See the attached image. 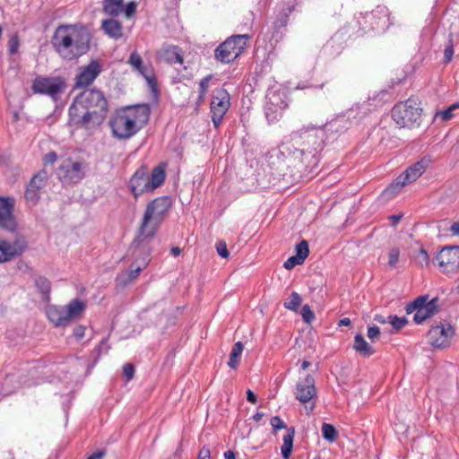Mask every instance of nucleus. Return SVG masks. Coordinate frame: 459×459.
<instances>
[{"mask_svg":"<svg viewBox=\"0 0 459 459\" xmlns=\"http://www.w3.org/2000/svg\"><path fill=\"white\" fill-rule=\"evenodd\" d=\"M301 301L302 299L300 295L296 291H292L290 296V300L285 301L283 306L285 308L296 312L300 307Z\"/></svg>","mask_w":459,"mask_h":459,"instance_id":"39","label":"nucleus"},{"mask_svg":"<svg viewBox=\"0 0 459 459\" xmlns=\"http://www.w3.org/2000/svg\"><path fill=\"white\" fill-rule=\"evenodd\" d=\"M443 273H455L459 271V246H446L434 257Z\"/></svg>","mask_w":459,"mask_h":459,"instance_id":"15","label":"nucleus"},{"mask_svg":"<svg viewBox=\"0 0 459 459\" xmlns=\"http://www.w3.org/2000/svg\"><path fill=\"white\" fill-rule=\"evenodd\" d=\"M198 459H211V451L208 446H203L198 453Z\"/></svg>","mask_w":459,"mask_h":459,"instance_id":"59","label":"nucleus"},{"mask_svg":"<svg viewBox=\"0 0 459 459\" xmlns=\"http://www.w3.org/2000/svg\"><path fill=\"white\" fill-rule=\"evenodd\" d=\"M368 337L371 340V342H375L380 336V329L377 325L369 326L368 328L367 333Z\"/></svg>","mask_w":459,"mask_h":459,"instance_id":"53","label":"nucleus"},{"mask_svg":"<svg viewBox=\"0 0 459 459\" xmlns=\"http://www.w3.org/2000/svg\"><path fill=\"white\" fill-rule=\"evenodd\" d=\"M316 393L315 378L308 374L297 383L295 398L302 404L310 403L309 411H312L316 407Z\"/></svg>","mask_w":459,"mask_h":459,"instance_id":"19","label":"nucleus"},{"mask_svg":"<svg viewBox=\"0 0 459 459\" xmlns=\"http://www.w3.org/2000/svg\"><path fill=\"white\" fill-rule=\"evenodd\" d=\"M101 30L110 39L117 40L123 37V25L121 22L111 17L101 22Z\"/></svg>","mask_w":459,"mask_h":459,"instance_id":"29","label":"nucleus"},{"mask_svg":"<svg viewBox=\"0 0 459 459\" xmlns=\"http://www.w3.org/2000/svg\"><path fill=\"white\" fill-rule=\"evenodd\" d=\"M148 241H136V238H134L130 245V251L132 255H139L143 254L141 262L136 264L132 263L128 268V271L121 273L117 275L115 279V285L117 289L122 290L132 284L140 275L141 272L147 267L151 261V247Z\"/></svg>","mask_w":459,"mask_h":459,"instance_id":"8","label":"nucleus"},{"mask_svg":"<svg viewBox=\"0 0 459 459\" xmlns=\"http://www.w3.org/2000/svg\"><path fill=\"white\" fill-rule=\"evenodd\" d=\"M337 48L336 55L341 52V45L333 39H331L325 46V50L332 53L333 48Z\"/></svg>","mask_w":459,"mask_h":459,"instance_id":"56","label":"nucleus"},{"mask_svg":"<svg viewBox=\"0 0 459 459\" xmlns=\"http://www.w3.org/2000/svg\"><path fill=\"white\" fill-rule=\"evenodd\" d=\"M85 326L79 325L74 329L73 335L75 339L81 340L85 335Z\"/></svg>","mask_w":459,"mask_h":459,"instance_id":"58","label":"nucleus"},{"mask_svg":"<svg viewBox=\"0 0 459 459\" xmlns=\"http://www.w3.org/2000/svg\"><path fill=\"white\" fill-rule=\"evenodd\" d=\"M365 22L368 23L370 30L374 31H384L390 25L389 12L385 6H377L364 17Z\"/></svg>","mask_w":459,"mask_h":459,"instance_id":"23","label":"nucleus"},{"mask_svg":"<svg viewBox=\"0 0 459 459\" xmlns=\"http://www.w3.org/2000/svg\"><path fill=\"white\" fill-rule=\"evenodd\" d=\"M417 260L421 265H429L430 258L426 249L420 248L419 250Z\"/></svg>","mask_w":459,"mask_h":459,"instance_id":"50","label":"nucleus"},{"mask_svg":"<svg viewBox=\"0 0 459 459\" xmlns=\"http://www.w3.org/2000/svg\"><path fill=\"white\" fill-rule=\"evenodd\" d=\"M304 261L297 255L289 257L283 264V267L287 270L294 268L296 265L302 264Z\"/></svg>","mask_w":459,"mask_h":459,"instance_id":"47","label":"nucleus"},{"mask_svg":"<svg viewBox=\"0 0 459 459\" xmlns=\"http://www.w3.org/2000/svg\"><path fill=\"white\" fill-rule=\"evenodd\" d=\"M91 34L83 27L58 25L51 39L55 51L64 59L74 60L91 49Z\"/></svg>","mask_w":459,"mask_h":459,"instance_id":"3","label":"nucleus"},{"mask_svg":"<svg viewBox=\"0 0 459 459\" xmlns=\"http://www.w3.org/2000/svg\"><path fill=\"white\" fill-rule=\"evenodd\" d=\"M11 233L13 236L12 240L0 239V263L20 256L27 248V241L23 235L17 230Z\"/></svg>","mask_w":459,"mask_h":459,"instance_id":"14","label":"nucleus"},{"mask_svg":"<svg viewBox=\"0 0 459 459\" xmlns=\"http://www.w3.org/2000/svg\"><path fill=\"white\" fill-rule=\"evenodd\" d=\"M288 107L287 102L282 100L278 94L273 93L269 97L264 105V116L269 124L279 121L283 115L284 109Z\"/></svg>","mask_w":459,"mask_h":459,"instance_id":"24","label":"nucleus"},{"mask_svg":"<svg viewBox=\"0 0 459 459\" xmlns=\"http://www.w3.org/2000/svg\"><path fill=\"white\" fill-rule=\"evenodd\" d=\"M14 199L0 195V229L8 232H15L18 223L14 216Z\"/></svg>","mask_w":459,"mask_h":459,"instance_id":"20","label":"nucleus"},{"mask_svg":"<svg viewBox=\"0 0 459 459\" xmlns=\"http://www.w3.org/2000/svg\"><path fill=\"white\" fill-rule=\"evenodd\" d=\"M101 71L100 62L99 60H91L88 65L80 68V72L75 77L74 88L82 89L89 87L100 74Z\"/></svg>","mask_w":459,"mask_h":459,"instance_id":"21","label":"nucleus"},{"mask_svg":"<svg viewBox=\"0 0 459 459\" xmlns=\"http://www.w3.org/2000/svg\"><path fill=\"white\" fill-rule=\"evenodd\" d=\"M67 88L65 78L61 76H37L31 84V91L34 94L49 96L54 101L59 100L60 96Z\"/></svg>","mask_w":459,"mask_h":459,"instance_id":"11","label":"nucleus"},{"mask_svg":"<svg viewBox=\"0 0 459 459\" xmlns=\"http://www.w3.org/2000/svg\"><path fill=\"white\" fill-rule=\"evenodd\" d=\"M392 117L401 127H419L422 121V108L416 99L409 98L394 106Z\"/></svg>","mask_w":459,"mask_h":459,"instance_id":"9","label":"nucleus"},{"mask_svg":"<svg viewBox=\"0 0 459 459\" xmlns=\"http://www.w3.org/2000/svg\"><path fill=\"white\" fill-rule=\"evenodd\" d=\"M389 319V324H391L393 329L396 332L403 329L408 324V320L405 316L399 317L396 315H390Z\"/></svg>","mask_w":459,"mask_h":459,"instance_id":"40","label":"nucleus"},{"mask_svg":"<svg viewBox=\"0 0 459 459\" xmlns=\"http://www.w3.org/2000/svg\"><path fill=\"white\" fill-rule=\"evenodd\" d=\"M353 348L357 352L364 357H369L375 353V349L369 345L360 333L355 335Z\"/></svg>","mask_w":459,"mask_h":459,"instance_id":"31","label":"nucleus"},{"mask_svg":"<svg viewBox=\"0 0 459 459\" xmlns=\"http://www.w3.org/2000/svg\"><path fill=\"white\" fill-rule=\"evenodd\" d=\"M34 284L38 291L41 294L44 300L49 299L51 291V281L45 276H36L34 278Z\"/></svg>","mask_w":459,"mask_h":459,"instance_id":"33","label":"nucleus"},{"mask_svg":"<svg viewBox=\"0 0 459 459\" xmlns=\"http://www.w3.org/2000/svg\"><path fill=\"white\" fill-rule=\"evenodd\" d=\"M46 314L48 319L56 327L59 326H66L70 324L68 317L66 316V312L65 307H57V306H49L47 307Z\"/></svg>","mask_w":459,"mask_h":459,"instance_id":"28","label":"nucleus"},{"mask_svg":"<svg viewBox=\"0 0 459 459\" xmlns=\"http://www.w3.org/2000/svg\"><path fill=\"white\" fill-rule=\"evenodd\" d=\"M405 79H406V75L403 74H402L401 77L397 76L396 78H392L390 81L391 87L393 88L395 85L402 83Z\"/></svg>","mask_w":459,"mask_h":459,"instance_id":"62","label":"nucleus"},{"mask_svg":"<svg viewBox=\"0 0 459 459\" xmlns=\"http://www.w3.org/2000/svg\"><path fill=\"white\" fill-rule=\"evenodd\" d=\"M159 57L169 65H182L184 62L182 50L178 46H168L162 48L159 52Z\"/></svg>","mask_w":459,"mask_h":459,"instance_id":"27","label":"nucleus"},{"mask_svg":"<svg viewBox=\"0 0 459 459\" xmlns=\"http://www.w3.org/2000/svg\"><path fill=\"white\" fill-rule=\"evenodd\" d=\"M137 4L134 1H131L126 5L123 4V12L127 18L132 17L136 12Z\"/></svg>","mask_w":459,"mask_h":459,"instance_id":"51","label":"nucleus"},{"mask_svg":"<svg viewBox=\"0 0 459 459\" xmlns=\"http://www.w3.org/2000/svg\"><path fill=\"white\" fill-rule=\"evenodd\" d=\"M455 335L454 327L446 321H440L431 325L427 337L429 342L435 348H446L450 345L451 339Z\"/></svg>","mask_w":459,"mask_h":459,"instance_id":"17","label":"nucleus"},{"mask_svg":"<svg viewBox=\"0 0 459 459\" xmlns=\"http://www.w3.org/2000/svg\"><path fill=\"white\" fill-rule=\"evenodd\" d=\"M244 350V345L241 342H237L230 353L228 365L230 368L236 369L239 364L241 354Z\"/></svg>","mask_w":459,"mask_h":459,"instance_id":"34","label":"nucleus"},{"mask_svg":"<svg viewBox=\"0 0 459 459\" xmlns=\"http://www.w3.org/2000/svg\"><path fill=\"white\" fill-rule=\"evenodd\" d=\"M128 64H130L141 74H144V72L148 70L147 67L143 65L142 56L136 51L131 53Z\"/></svg>","mask_w":459,"mask_h":459,"instance_id":"38","label":"nucleus"},{"mask_svg":"<svg viewBox=\"0 0 459 459\" xmlns=\"http://www.w3.org/2000/svg\"><path fill=\"white\" fill-rule=\"evenodd\" d=\"M7 47L8 53L10 55H15L18 52V49L20 48V39L16 33L12 35V37L8 40Z\"/></svg>","mask_w":459,"mask_h":459,"instance_id":"45","label":"nucleus"},{"mask_svg":"<svg viewBox=\"0 0 459 459\" xmlns=\"http://www.w3.org/2000/svg\"><path fill=\"white\" fill-rule=\"evenodd\" d=\"M172 204V199L169 195L156 197L147 204L137 235L135 236L137 242H150L153 239L160 225L168 216Z\"/></svg>","mask_w":459,"mask_h":459,"instance_id":"5","label":"nucleus"},{"mask_svg":"<svg viewBox=\"0 0 459 459\" xmlns=\"http://www.w3.org/2000/svg\"><path fill=\"white\" fill-rule=\"evenodd\" d=\"M454 54L455 49L453 39L450 38L445 45L443 64L448 65L452 61Z\"/></svg>","mask_w":459,"mask_h":459,"instance_id":"42","label":"nucleus"},{"mask_svg":"<svg viewBox=\"0 0 459 459\" xmlns=\"http://www.w3.org/2000/svg\"><path fill=\"white\" fill-rule=\"evenodd\" d=\"M327 136L324 129L315 126L303 127L290 134V145L295 156L291 159L296 169H301L307 179L318 168L321 160V152L325 148Z\"/></svg>","mask_w":459,"mask_h":459,"instance_id":"2","label":"nucleus"},{"mask_svg":"<svg viewBox=\"0 0 459 459\" xmlns=\"http://www.w3.org/2000/svg\"><path fill=\"white\" fill-rule=\"evenodd\" d=\"M250 37L247 34H238L229 37L214 50V58L222 64H229L238 57L247 45Z\"/></svg>","mask_w":459,"mask_h":459,"instance_id":"10","label":"nucleus"},{"mask_svg":"<svg viewBox=\"0 0 459 459\" xmlns=\"http://www.w3.org/2000/svg\"><path fill=\"white\" fill-rule=\"evenodd\" d=\"M374 321L381 324V325H385L386 323H389V316L387 317L382 316V315H379V314H377L374 316Z\"/></svg>","mask_w":459,"mask_h":459,"instance_id":"61","label":"nucleus"},{"mask_svg":"<svg viewBox=\"0 0 459 459\" xmlns=\"http://www.w3.org/2000/svg\"><path fill=\"white\" fill-rule=\"evenodd\" d=\"M142 75L146 79V81H147L148 84L150 85V87L152 88V90L154 92H157L158 91L157 82H156L154 75L151 74L148 70L146 72H144V74H142Z\"/></svg>","mask_w":459,"mask_h":459,"instance_id":"54","label":"nucleus"},{"mask_svg":"<svg viewBox=\"0 0 459 459\" xmlns=\"http://www.w3.org/2000/svg\"><path fill=\"white\" fill-rule=\"evenodd\" d=\"M400 249L397 247H393L388 253V265L391 268H395L400 258Z\"/></svg>","mask_w":459,"mask_h":459,"instance_id":"44","label":"nucleus"},{"mask_svg":"<svg viewBox=\"0 0 459 459\" xmlns=\"http://www.w3.org/2000/svg\"><path fill=\"white\" fill-rule=\"evenodd\" d=\"M436 117H439L443 121H448L454 117L453 110L448 107L445 110L438 111Z\"/></svg>","mask_w":459,"mask_h":459,"instance_id":"55","label":"nucleus"},{"mask_svg":"<svg viewBox=\"0 0 459 459\" xmlns=\"http://www.w3.org/2000/svg\"><path fill=\"white\" fill-rule=\"evenodd\" d=\"M57 154L56 152H49L44 155L43 161L44 164H54L56 161Z\"/></svg>","mask_w":459,"mask_h":459,"instance_id":"57","label":"nucleus"},{"mask_svg":"<svg viewBox=\"0 0 459 459\" xmlns=\"http://www.w3.org/2000/svg\"><path fill=\"white\" fill-rule=\"evenodd\" d=\"M56 175L63 185L77 184L85 177L82 163L73 161L71 159H66L61 163Z\"/></svg>","mask_w":459,"mask_h":459,"instance_id":"16","label":"nucleus"},{"mask_svg":"<svg viewBox=\"0 0 459 459\" xmlns=\"http://www.w3.org/2000/svg\"><path fill=\"white\" fill-rule=\"evenodd\" d=\"M109 111L105 93L96 87L80 92L68 109V125L76 129H93L103 124Z\"/></svg>","mask_w":459,"mask_h":459,"instance_id":"1","label":"nucleus"},{"mask_svg":"<svg viewBox=\"0 0 459 459\" xmlns=\"http://www.w3.org/2000/svg\"><path fill=\"white\" fill-rule=\"evenodd\" d=\"M212 78V74L206 75L204 78L201 79L199 82V92H202V94H206L209 88V83Z\"/></svg>","mask_w":459,"mask_h":459,"instance_id":"52","label":"nucleus"},{"mask_svg":"<svg viewBox=\"0 0 459 459\" xmlns=\"http://www.w3.org/2000/svg\"><path fill=\"white\" fill-rule=\"evenodd\" d=\"M48 180V176L45 169L39 170L30 178L24 193L25 200L29 205L35 206L38 204L41 198V190L46 186Z\"/></svg>","mask_w":459,"mask_h":459,"instance_id":"18","label":"nucleus"},{"mask_svg":"<svg viewBox=\"0 0 459 459\" xmlns=\"http://www.w3.org/2000/svg\"><path fill=\"white\" fill-rule=\"evenodd\" d=\"M428 295H421L417 297L414 300L409 302L405 307V311L407 314H411L412 312H417L419 309L422 308L429 302Z\"/></svg>","mask_w":459,"mask_h":459,"instance_id":"35","label":"nucleus"},{"mask_svg":"<svg viewBox=\"0 0 459 459\" xmlns=\"http://www.w3.org/2000/svg\"><path fill=\"white\" fill-rule=\"evenodd\" d=\"M106 455V450L102 449L91 454L87 459H101Z\"/></svg>","mask_w":459,"mask_h":459,"instance_id":"64","label":"nucleus"},{"mask_svg":"<svg viewBox=\"0 0 459 459\" xmlns=\"http://www.w3.org/2000/svg\"><path fill=\"white\" fill-rule=\"evenodd\" d=\"M321 431L324 439H325L328 442L333 443L338 437V431L336 430L335 427L333 424L325 422L323 423Z\"/></svg>","mask_w":459,"mask_h":459,"instance_id":"37","label":"nucleus"},{"mask_svg":"<svg viewBox=\"0 0 459 459\" xmlns=\"http://www.w3.org/2000/svg\"><path fill=\"white\" fill-rule=\"evenodd\" d=\"M151 112L148 103L129 105L117 109L108 122L112 135L118 140L133 137L148 123Z\"/></svg>","mask_w":459,"mask_h":459,"instance_id":"4","label":"nucleus"},{"mask_svg":"<svg viewBox=\"0 0 459 459\" xmlns=\"http://www.w3.org/2000/svg\"><path fill=\"white\" fill-rule=\"evenodd\" d=\"M124 0H103V12L110 17H117L123 13Z\"/></svg>","mask_w":459,"mask_h":459,"instance_id":"32","label":"nucleus"},{"mask_svg":"<svg viewBox=\"0 0 459 459\" xmlns=\"http://www.w3.org/2000/svg\"><path fill=\"white\" fill-rule=\"evenodd\" d=\"M351 122L345 116H339L326 123L321 129H324L327 141L334 140L338 135L345 133L351 127Z\"/></svg>","mask_w":459,"mask_h":459,"instance_id":"25","label":"nucleus"},{"mask_svg":"<svg viewBox=\"0 0 459 459\" xmlns=\"http://www.w3.org/2000/svg\"><path fill=\"white\" fill-rule=\"evenodd\" d=\"M271 425L273 429V432L276 433L277 430L286 429L287 432L283 436V444L281 447V455L283 459H289L293 448V440L295 436V429L294 428H287L285 422L279 417L273 416L271 419Z\"/></svg>","mask_w":459,"mask_h":459,"instance_id":"22","label":"nucleus"},{"mask_svg":"<svg viewBox=\"0 0 459 459\" xmlns=\"http://www.w3.org/2000/svg\"><path fill=\"white\" fill-rule=\"evenodd\" d=\"M247 400L251 403H255L257 402V397L256 395L255 394V393L248 389L247 391Z\"/></svg>","mask_w":459,"mask_h":459,"instance_id":"63","label":"nucleus"},{"mask_svg":"<svg viewBox=\"0 0 459 459\" xmlns=\"http://www.w3.org/2000/svg\"><path fill=\"white\" fill-rule=\"evenodd\" d=\"M134 372H135V368L132 363H126L123 366V375L126 377V382H128L134 378Z\"/></svg>","mask_w":459,"mask_h":459,"instance_id":"48","label":"nucleus"},{"mask_svg":"<svg viewBox=\"0 0 459 459\" xmlns=\"http://www.w3.org/2000/svg\"><path fill=\"white\" fill-rule=\"evenodd\" d=\"M431 159L428 156L422 157L420 160L408 167L405 171L400 174L390 185L388 190L399 192L403 186L416 181L429 168Z\"/></svg>","mask_w":459,"mask_h":459,"instance_id":"12","label":"nucleus"},{"mask_svg":"<svg viewBox=\"0 0 459 459\" xmlns=\"http://www.w3.org/2000/svg\"><path fill=\"white\" fill-rule=\"evenodd\" d=\"M86 308V303L79 299L71 300L65 307L70 323L79 318Z\"/></svg>","mask_w":459,"mask_h":459,"instance_id":"30","label":"nucleus"},{"mask_svg":"<svg viewBox=\"0 0 459 459\" xmlns=\"http://www.w3.org/2000/svg\"><path fill=\"white\" fill-rule=\"evenodd\" d=\"M294 156L289 143L271 149L265 154L268 173L276 179L289 178L292 180H308L305 173L301 169H296L297 167L291 161Z\"/></svg>","mask_w":459,"mask_h":459,"instance_id":"6","label":"nucleus"},{"mask_svg":"<svg viewBox=\"0 0 459 459\" xmlns=\"http://www.w3.org/2000/svg\"><path fill=\"white\" fill-rule=\"evenodd\" d=\"M216 250H217L218 255L220 256H221L222 258H228L230 255V252L228 251V248H227V244L223 240L217 242Z\"/></svg>","mask_w":459,"mask_h":459,"instance_id":"49","label":"nucleus"},{"mask_svg":"<svg viewBox=\"0 0 459 459\" xmlns=\"http://www.w3.org/2000/svg\"><path fill=\"white\" fill-rule=\"evenodd\" d=\"M166 179V171L163 166L159 165L152 169L149 175L147 166H141L128 182V187L135 199L144 193H152L160 187Z\"/></svg>","mask_w":459,"mask_h":459,"instance_id":"7","label":"nucleus"},{"mask_svg":"<svg viewBox=\"0 0 459 459\" xmlns=\"http://www.w3.org/2000/svg\"><path fill=\"white\" fill-rule=\"evenodd\" d=\"M230 107V95L224 88H217L212 95L210 112L213 126L220 127L224 116Z\"/></svg>","mask_w":459,"mask_h":459,"instance_id":"13","label":"nucleus"},{"mask_svg":"<svg viewBox=\"0 0 459 459\" xmlns=\"http://www.w3.org/2000/svg\"><path fill=\"white\" fill-rule=\"evenodd\" d=\"M294 5H288L287 7L282 8L274 22V26L278 29L286 27L289 22V17L294 11Z\"/></svg>","mask_w":459,"mask_h":459,"instance_id":"36","label":"nucleus"},{"mask_svg":"<svg viewBox=\"0 0 459 459\" xmlns=\"http://www.w3.org/2000/svg\"><path fill=\"white\" fill-rule=\"evenodd\" d=\"M109 347L108 345V340L103 338L100 343L95 347V349L91 351V356L94 357L93 363L96 364L99 358L100 357L102 351L104 352H108Z\"/></svg>","mask_w":459,"mask_h":459,"instance_id":"41","label":"nucleus"},{"mask_svg":"<svg viewBox=\"0 0 459 459\" xmlns=\"http://www.w3.org/2000/svg\"><path fill=\"white\" fill-rule=\"evenodd\" d=\"M439 312L438 298L435 297L431 299L427 305L419 311L415 312L413 321L417 325L422 324L428 318L432 317Z\"/></svg>","mask_w":459,"mask_h":459,"instance_id":"26","label":"nucleus"},{"mask_svg":"<svg viewBox=\"0 0 459 459\" xmlns=\"http://www.w3.org/2000/svg\"><path fill=\"white\" fill-rule=\"evenodd\" d=\"M296 250V255L299 256L303 261L306 260V258L309 255V248H308V243L307 240H302L299 244L296 245L295 247Z\"/></svg>","mask_w":459,"mask_h":459,"instance_id":"43","label":"nucleus"},{"mask_svg":"<svg viewBox=\"0 0 459 459\" xmlns=\"http://www.w3.org/2000/svg\"><path fill=\"white\" fill-rule=\"evenodd\" d=\"M301 316H302L303 321L307 324H310L316 318L313 310L310 308V307L307 304H306L302 307Z\"/></svg>","mask_w":459,"mask_h":459,"instance_id":"46","label":"nucleus"},{"mask_svg":"<svg viewBox=\"0 0 459 459\" xmlns=\"http://www.w3.org/2000/svg\"><path fill=\"white\" fill-rule=\"evenodd\" d=\"M205 96H206V94H202V92H199V93H198V97H197V99H196V100H195V110L196 112H198V111H199V108H200L201 105H202V104L204 103V101Z\"/></svg>","mask_w":459,"mask_h":459,"instance_id":"60","label":"nucleus"}]
</instances>
